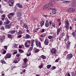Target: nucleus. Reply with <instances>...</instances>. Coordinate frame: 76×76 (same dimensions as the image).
<instances>
[{"instance_id": "obj_16", "label": "nucleus", "mask_w": 76, "mask_h": 76, "mask_svg": "<svg viewBox=\"0 0 76 76\" xmlns=\"http://www.w3.org/2000/svg\"><path fill=\"white\" fill-rule=\"evenodd\" d=\"M71 34L72 35V36H73V37H74V38H76V35L75 32H73Z\"/></svg>"}, {"instance_id": "obj_44", "label": "nucleus", "mask_w": 76, "mask_h": 76, "mask_svg": "<svg viewBox=\"0 0 76 76\" xmlns=\"http://www.w3.org/2000/svg\"><path fill=\"white\" fill-rule=\"evenodd\" d=\"M71 74L72 75V76H75V74L73 72H71Z\"/></svg>"}, {"instance_id": "obj_49", "label": "nucleus", "mask_w": 76, "mask_h": 76, "mask_svg": "<svg viewBox=\"0 0 76 76\" xmlns=\"http://www.w3.org/2000/svg\"><path fill=\"white\" fill-rule=\"evenodd\" d=\"M4 48L5 50H7V46H4Z\"/></svg>"}, {"instance_id": "obj_22", "label": "nucleus", "mask_w": 76, "mask_h": 76, "mask_svg": "<svg viewBox=\"0 0 76 76\" xmlns=\"http://www.w3.org/2000/svg\"><path fill=\"white\" fill-rule=\"evenodd\" d=\"M27 44L28 42H26L25 43V45L26 48L29 47V46H30L29 45H28Z\"/></svg>"}, {"instance_id": "obj_7", "label": "nucleus", "mask_w": 76, "mask_h": 76, "mask_svg": "<svg viewBox=\"0 0 76 76\" xmlns=\"http://www.w3.org/2000/svg\"><path fill=\"white\" fill-rule=\"evenodd\" d=\"M19 60H20L19 58H18L17 60H15L13 61V63H18L19 61Z\"/></svg>"}, {"instance_id": "obj_37", "label": "nucleus", "mask_w": 76, "mask_h": 76, "mask_svg": "<svg viewBox=\"0 0 76 76\" xmlns=\"http://www.w3.org/2000/svg\"><path fill=\"white\" fill-rule=\"evenodd\" d=\"M5 27L7 29H9L10 28V26L9 25H5Z\"/></svg>"}, {"instance_id": "obj_35", "label": "nucleus", "mask_w": 76, "mask_h": 76, "mask_svg": "<svg viewBox=\"0 0 76 76\" xmlns=\"http://www.w3.org/2000/svg\"><path fill=\"white\" fill-rule=\"evenodd\" d=\"M42 67H43V65L42 64L41 65L39 66V68L40 69H41V68H42Z\"/></svg>"}, {"instance_id": "obj_45", "label": "nucleus", "mask_w": 76, "mask_h": 76, "mask_svg": "<svg viewBox=\"0 0 76 76\" xmlns=\"http://www.w3.org/2000/svg\"><path fill=\"white\" fill-rule=\"evenodd\" d=\"M6 50H4L3 52L2 53V54H6Z\"/></svg>"}, {"instance_id": "obj_38", "label": "nucleus", "mask_w": 76, "mask_h": 76, "mask_svg": "<svg viewBox=\"0 0 76 76\" xmlns=\"http://www.w3.org/2000/svg\"><path fill=\"white\" fill-rule=\"evenodd\" d=\"M29 49L28 50V51H31L33 50V47H31L29 48Z\"/></svg>"}, {"instance_id": "obj_40", "label": "nucleus", "mask_w": 76, "mask_h": 76, "mask_svg": "<svg viewBox=\"0 0 76 76\" xmlns=\"http://www.w3.org/2000/svg\"><path fill=\"white\" fill-rule=\"evenodd\" d=\"M39 51V50L38 49H36V50H35V53H38Z\"/></svg>"}, {"instance_id": "obj_39", "label": "nucleus", "mask_w": 76, "mask_h": 76, "mask_svg": "<svg viewBox=\"0 0 76 76\" xmlns=\"http://www.w3.org/2000/svg\"><path fill=\"white\" fill-rule=\"evenodd\" d=\"M51 67V65H48L47 66V67L48 69H50Z\"/></svg>"}, {"instance_id": "obj_32", "label": "nucleus", "mask_w": 76, "mask_h": 76, "mask_svg": "<svg viewBox=\"0 0 76 76\" xmlns=\"http://www.w3.org/2000/svg\"><path fill=\"white\" fill-rule=\"evenodd\" d=\"M69 26H65V28H66V30L68 31L69 30Z\"/></svg>"}, {"instance_id": "obj_41", "label": "nucleus", "mask_w": 76, "mask_h": 76, "mask_svg": "<svg viewBox=\"0 0 76 76\" xmlns=\"http://www.w3.org/2000/svg\"><path fill=\"white\" fill-rule=\"evenodd\" d=\"M52 25L54 28H55V27H56V25L54 23H52Z\"/></svg>"}, {"instance_id": "obj_6", "label": "nucleus", "mask_w": 76, "mask_h": 76, "mask_svg": "<svg viewBox=\"0 0 76 76\" xmlns=\"http://www.w3.org/2000/svg\"><path fill=\"white\" fill-rule=\"evenodd\" d=\"M49 5H50L51 7H53V5L54 4V1H51L50 2L49 4H48Z\"/></svg>"}, {"instance_id": "obj_63", "label": "nucleus", "mask_w": 76, "mask_h": 76, "mask_svg": "<svg viewBox=\"0 0 76 76\" xmlns=\"http://www.w3.org/2000/svg\"><path fill=\"white\" fill-rule=\"evenodd\" d=\"M21 37H22V36H21V35H20L18 37V38H21Z\"/></svg>"}, {"instance_id": "obj_53", "label": "nucleus", "mask_w": 76, "mask_h": 76, "mask_svg": "<svg viewBox=\"0 0 76 76\" xmlns=\"http://www.w3.org/2000/svg\"><path fill=\"white\" fill-rule=\"evenodd\" d=\"M45 31V29H42V31H41V32H44V31Z\"/></svg>"}, {"instance_id": "obj_13", "label": "nucleus", "mask_w": 76, "mask_h": 76, "mask_svg": "<svg viewBox=\"0 0 76 76\" xmlns=\"http://www.w3.org/2000/svg\"><path fill=\"white\" fill-rule=\"evenodd\" d=\"M16 14L17 17H20L21 16V13L20 12H17Z\"/></svg>"}, {"instance_id": "obj_23", "label": "nucleus", "mask_w": 76, "mask_h": 76, "mask_svg": "<svg viewBox=\"0 0 76 76\" xmlns=\"http://www.w3.org/2000/svg\"><path fill=\"white\" fill-rule=\"evenodd\" d=\"M9 32L10 34H15L16 32V31H15L12 30L10 31Z\"/></svg>"}, {"instance_id": "obj_26", "label": "nucleus", "mask_w": 76, "mask_h": 76, "mask_svg": "<svg viewBox=\"0 0 76 76\" xmlns=\"http://www.w3.org/2000/svg\"><path fill=\"white\" fill-rule=\"evenodd\" d=\"M40 57H41V58H42L43 59H46V56H44L43 55H42Z\"/></svg>"}, {"instance_id": "obj_36", "label": "nucleus", "mask_w": 76, "mask_h": 76, "mask_svg": "<svg viewBox=\"0 0 76 76\" xmlns=\"http://www.w3.org/2000/svg\"><path fill=\"white\" fill-rule=\"evenodd\" d=\"M66 47L67 48H70V45L68 44H66Z\"/></svg>"}, {"instance_id": "obj_24", "label": "nucleus", "mask_w": 76, "mask_h": 76, "mask_svg": "<svg viewBox=\"0 0 76 76\" xmlns=\"http://www.w3.org/2000/svg\"><path fill=\"white\" fill-rule=\"evenodd\" d=\"M17 47H18V45L16 44H14L13 45L12 48H16Z\"/></svg>"}, {"instance_id": "obj_1", "label": "nucleus", "mask_w": 76, "mask_h": 76, "mask_svg": "<svg viewBox=\"0 0 76 76\" xmlns=\"http://www.w3.org/2000/svg\"><path fill=\"white\" fill-rule=\"evenodd\" d=\"M50 52L52 54H55L57 53V50L55 48H52L50 51Z\"/></svg>"}, {"instance_id": "obj_28", "label": "nucleus", "mask_w": 76, "mask_h": 76, "mask_svg": "<svg viewBox=\"0 0 76 76\" xmlns=\"http://www.w3.org/2000/svg\"><path fill=\"white\" fill-rule=\"evenodd\" d=\"M23 61H24V63H27V62H28V59L26 58H24L23 59Z\"/></svg>"}, {"instance_id": "obj_52", "label": "nucleus", "mask_w": 76, "mask_h": 76, "mask_svg": "<svg viewBox=\"0 0 76 76\" xmlns=\"http://www.w3.org/2000/svg\"><path fill=\"white\" fill-rule=\"evenodd\" d=\"M27 56H31V53H27L26 54Z\"/></svg>"}, {"instance_id": "obj_54", "label": "nucleus", "mask_w": 76, "mask_h": 76, "mask_svg": "<svg viewBox=\"0 0 76 76\" xmlns=\"http://www.w3.org/2000/svg\"><path fill=\"white\" fill-rule=\"evenodd\" d=\"M19 48H20V49H21V48H22V45H20L19 46Z\"/></svg>"}, {"instance_id": "obj_61", "label": "nucleus", "mask_w": 76, "mask_h": 76, "mask_svg": "<svg viewBox=\"0 0 76 76\" xmlns=\"http://www.w3.org/2000/svg\"><path fill=\"white\" fill-rule=\"evenodd\" d=\"M3 24V22L1 21H0V26L1 25Z\"/></svg>"}, {"instance_id": "obj_3", "label": "nucleus", "mask_w": 76, "mask_h": 76, "mask_svg": "<svg viewBox=\"0 0 76 76\" xmlns=\"http://www.w3.org/2000/svg\"><path fill=\"white\" fill-rule=\"evenodd\" d=\"M11 57V54L10 53H7L4 57L6 59V58H10Z\"/></svg>"}, {"instance_id": "obj_21", "label": "nucleus", "mask_w": 76, "mask_h": 76, "mask_svg": "<svg viewBox=\"0 0 76 76\" xmlns=\"http://www.w3.org/2000/svg\"><path fill=\"white\" fill-rule=\"evenodd\" d=\"M26 37L27 39L29 38H31V36L29 35L28 34H26Z\"/></svg>"}, {"instance_id": "obj_2", "label": "nucleus", "mask_w": 76, "mask_h": 76, "mask_svg": "<svg viewBox=\"0 0 76 76\" xmlns=\"http://www.w3.org/2000/svg\"><path fill=\"white\" fill-rule=\"evenodd\" d=\"M72 57H73V55L71 54H69L66 56V60H70L71 58H72Z\"/></svg>"}, {"instance_id": "obj_55", "label": "nucleus", "mask_w": 76, "mask_h": 76, "mask_svg": "<svg viewBox=\"0 0 76 76\" xmlns=\"http://www.w3.org/2000/svg\"><path fill=\"white\" fill-rule=\"evenodd\" d=\"M35 41V40H31V43H33V42H34Z\"/></svg>"}, {"instance_id": "obj_15", "label": "nucleus", "mask_w": 76, "mask_h": 76, "mask_svg": "<svg viewBox=\"0 0 76 76\" xmlns=\"http://www.w3.org/2000/svg\"><path fill=\"white\" fill-rule=\"evenodd\" d=\"M40 24L41 27H42V26L44 25V21L42 20V21H41Z\"/></svg>"}, {"instance_id": "obj_12", "label": "nucleus", "mask_w": 76, "mask_h": 76, "mask_svg": "<svg viewBox=\"0 0 76 76\" xmlns=\"http://www.w3.org/2000/svg\"><path fill=\"white\" fill-rule=\"evenodd\" d=\"M24 33V30H19V31L18 32V33L19 34H23Z\"/></svg>"}, {"instance_id": "obj_50", "label": "nucleus", "mask_w": 76, "mask_h": 76, "mask_svg": "<svg viewBox=\"0 0 76 76\" xmlns=\"http://www.w3.org/2000/svg\"><path fill=\"white\" fill-rule=\"evenodd\" d=\"M25 28H26V29H29V27H28V26L26 25L25 26Z\"/></svg>"}, {"instance_id": "obj_9", "label": "nucleus", "mask_w": 76, "mask_h": 76, "mask_svg": "<svg viewBox=\"0 0 76 76\" xmlns=\"http://www.w3.org/2000/svg\"><path fill=\"white\" fill-rule=\"evenodd\" d=\"M16 6L18 7H19V8H22L23 7V6L21 4H16Z\"/></svg>"}, {"instance_id": "obj_46", "label": "nucleus", "mask_w": 76, "mask_h": 76, "mask_svg": "<svg viewBox=\"0 0 76 76\" xmlns=\"http://www.w3.org/2000/svg\"><path fill=\"white\" fill-rule=\"evenodd\" d=\"M1 30H4V27L1 26Z\"/></svg>"}, {"instance_id": "obj_57", "label": "nucleus", "mask_w": 76, "mask_h": 76, "mask_svg": "<svg viewBox=\"0 0 76 76\" xmlns=\"http://www.w3.org/2000/svg\"><path fill=\"white\" fill-rule=\"evenodd\" d=\"M49 22L50 25H51V23H52V21H50Z\"/></svg>"}, {"instance_id": "obj_31", "label": "nucleus", "mask_w": 76, "mask_h": 76, "mask_svg": "<svg viewBox=\"0 0 76 76\" xmlns=\"http://www.w3.org/2000/svg\"><path fill=\"white\" fill-rule=\"evenodd\" d=\"M9 14H10V15L12 17L14 16V15H15V13L14 12L10 13Z\"/></svg>"}, {"instance_id": "obj_43", "label": "nucleus", "mask_w": 76, "mask_h": 76, "mask_svg": "<svg viewBox=\"0 0 76 76\" xmlns=\"http://www.w3.org/2000/svg\"><path fill=\"white\" fill-rule=\"evenodd\" d=\"M37 46V47H41V42H39Z\"/></svg>"}, {"instance_id": "obj_30", "label": "nucleus", "mask_w": 76, "mask_h": 76, "mask_svg": "<svg viewBox=\"0 0 76 76\" xmlns=\"http://www.w3.org/2000/svg\"><path fill=\"white\" fill-rule=\"evenodd\" d=\"M18 51L19 53H24L23 50H22V49H19Z\"/></svg>"}, {"instance_id": "obj_58", "label": "nucleus", "mask_w": 76, "mask_h": 76, "mask_svg": "<svg viewBox=\"0 0 76 76\" xmlns=\"http://www.w3.org/2000/svg\"><path fill=\"white\" fill-rule=\"evenodd\" d=\"M70 3V1H66V3Z\"/></svg>"}, {"instance_id": "obj_51", "label": "nucleus", "mask_w": 76, "mask_h": 76, "mask_svg": "<svg viewBox=\"0 0 76 76\" xmlns=\"http://www.w3.org/2000/svg\"><path fill=\"white\" fill-rule=\"evenodd\" d=\"M58 60H59V58H58V59H56L55 60V62H58Z\"/></svg>"}, {"instance_id": "obj_34", "label": "nucleus", "mask_w": 76, "mask_h": 76, "mask_svg": "<svg viewBox=\"0 0 76 76\" xmlns=\"http://www.w3.org/2000/svg\"><path fill=\"white\" fill-rule=\"evenodd\" d=\"M46 35H47V34H46V33H45L44 34V35H40V37H45V36Z\"/></svg>"}, {"instance_id": "obj_33", "label": "nucleus", "mask_w": 76, "mask_h": 76, "mask_svg": "<svg viewBox=\"0 0 76 76\" xmlns=\"http://www.w3.org/2000/svg\"><path fill=\"white\" fill-rule=\"evenodd\" d=\"M7 16L8 18L9 19H12V16H11L10 15V14L7 15Z\"/></svg>"}, {"instance_id": "obj_18", "label": "nucleus", "mask_w": 76, "mask_h": 76, "mask_svg": "<svg viewBox=\"0 0 76 76\" xmlns=\"http://www.w3.org/2000/svg\"><path fill=\"white\" fill-rule=\"evenodd\" d=\"M65 26H69V21L68 20H66L65 22Z\"/></svg>"}, {"instance_id": "obj_25", "label": "nucleus", "mask_w": 76, "mask_h": 76, "mask_svg": "<svg viewBox=\"0 0 76 76\" xmlns=\"http://www.w3.org/2000/svg\"><path fill=\"white\" fill-rule=\"evenodd\" d=\"M63 36H64V33H63L61 34L60 38H61L63 37Z\"/></svg>"}, {"instance_id": "obj_19", "label": "nucleus", "mask_w": 76, "mask_h": 76, "mask_svg": "<svg viewBox=\"0 0 76 76\" xmlns=\"http://www.w3.org/2000/svg\"><path fill=\"white\" fill-rule=\"evenodd\" d=\"M76 4V1H74L72 3V5L73 7H75V6H76V5H75Z\"/></svg>"}, {"instance_id": "obj_10", "label": "nucleus", "mask_w": 76, "mask_h": 76, "mask_svg": "<svg viewBox=\"0 0 76 76\" xmlns=\"http://www.w3.org/2000/svg\"><path fill=\"white\" fill-rule=\"evenodd\" d=\"M57 35H58V34H59V33L60 32V31H61V28H58L57 29Z\"/></svg>"}, {"instance_id": "obj_20", "label": "nucleus", "mask_w": 76, "mask_h": 76, "mask_svg": "<svg viewBox=\"0 0 76 76\" xmlns=\"http://www.w3.org/2000/svg\"><path fill=\"white\" fill-rule=\"evenodd\" d=\"M28 67V64L26 63H25L23 64V68H26Z\"/></svg>"}, {"instance_id": "obj_4", "label": "nucleus", "mask_w": 76, "mask_h": 76, "mask_svg": "<svg viewBox=\"0 0 76 76\" xmlns=\"http://www.w3.org/2000/svg\"><path fill=\"white\" fill-rule=\"evenodd\" d=\"M68 11L70 12H75V10L74 8H71L68 10Z\"/></svg>"}, {"instance_id": "obj_56", "label": "nucleus", "mask_w": 76, "mask_h": 76, "mask_svg": "<svg viewBox=\"0 0 76 76\" xmlns=\"http://www.w3.org/2000/svg\"><path fill=\"white\" fill-rule=\"evenodd\" d=\"M43 16L44 17H45L46 18H47V17H48V15H43Z\"/></svg>"}, {"instance_id": "obj_62", "label": "nucleus", "mask_w": 76, "mask_h": 76, "mask_svg": "<svg viewBox=\"0 0 76 76\" xmlns=\"http://www.w3.org/2000/svg\"><path fill=\"white\" fill-rule=\"evenodd\" d=\"M19 56H20V54H17L16 55V56L17 57H19Z\"/></svg>"}, {"instance_id": "obj_42", "label": "nucleus", "mask_w": 76, "mask_h": 76, "mask_svg": "<svg viewBox=\"0 0 76 76\" xmlns=\"http://www.w3.org/2000/svg\"><path fill=\"white\" fill-rule=\"evenodd\" d=\"M8 38H11V37H12V35L10 34H8Z\"/></svg>"}, {"instance_id": "obj_64", "label": "nucleus", "mask_w": 76, "mask_h": 76, "mask_svg": "<svg viewBox=\"0 0 76 76\" xmlns=\"http://www.w3.org/2000/svg\"><path fill=\"white\" fill-rule=\"evenodd\" d=\"M73 20H74V21H76V18H74Z\"/></svg>"}, {"instance_id": "obj_48", "label": "nucleus", "mask_w": 76, "mask_h": 76, "mask_svg": "<svg viewBox=\"0 0 76 76\" xmlns=\"http://www.w3.org/2000/svg\"><path fill=\"white\" fill-rule=\"evenodd\" d=\"M1 63H3V64H4V63H6V62L3 60H2L1 61Z\"/></svg>"}, {"instance_id": "obj_47", "label": "nucleus", "mask_w": 76, "mask_h": 76, "mask_svg": "<svg viewBox=\"0 0 76 76\" xmlns=\"http://www.w3.org/2000/svg\"><path fill=\"white\" fill-rule=\"evenodd\" d=\"M53 38V37L51 36H50L48 37L49 39H51Z\"/></svg>"}, {"instance_id": "obj_14", "label": "nucleus", "mask_w": 76, "mask_h": 76, "mask_svg": "<svg viewBox=\"0 0 76 76\" xmlns=\"http://www.w3.org/2000/svg\"><path fill=\"white\" fill-rule=\"evenodd\" d=\"M5 23L6 24H9L10 23V21L7 18L5 19Z\"/></svg>"}, {"instance_id": "obj_27", "label": "nucleus", "mask_w": 76, "mask_h": 76, "mask_svg": "<svg viewBox=\"0 0 76 76\" xmlns=\"http://www.w3.org/2000/svg\"><path fill=\"white\" fill-rule=\"evenodd\" d=\"M69 39V35H66V38L65 39V40H66V41H68Z\"/></svg>"}, {"instance_id": "obj_17", "label": "nucleus", "mask_w": 76, "mask_h": 76, "mask_svg": "<svg viewBox=\"0 0 76 76\" xmlns=\"http://www.w3.org/2000/svg\"><path fill=\"white\" fill-rule=\"evenodd\" d=\"M4 36H2V38L0 39V42H3V41L4 39Z\"/></svg>"}, {"instance_id": "obj_11", "label": "nucleus", "mask_w": 76, "mask_h": 76, "mask_svg": "<svg viewBox=\"0 0 76 76\" xmlns=\"http://www.w3.org/2000/svg\"><path fill=\"white\" fill-rule=\"evenodd\" d=\"M48 43H49L48 40V39H45L44 42V44H45V45H48Z\"/></svg>"}, {"instance_id": "obj_29", "label": "nucleus", "mask_w": 76, "mask_h": 76, "mask_svg": "<svg viewBox=\"0 0 76 76\" xmlns=\"http://www.w3.org/2000/svg\"><path fill=\"white\" fill-rule=\"evenodd\" d=\"M56 13V9H53L52 10V13L53 14H54Z\"/></svg>"}, {"instance_id": "obj_59", "label": "nucleus", "mask_w": 76, "mask_h": 76, "mask_svg": "<svg viewBox=\"0 0 76 76\" xmlns=\"http://www.w3.org/2000/svg\"><path fill=\"white\" fill-rule=\"evenodd\" d=\"M36 45L37 46V45H38V41H36Z\"/></svg>"}, {"instance_id": "obj_8", "label": "nucleus", "mask_w": 76, "mask_h": 76, "mask_svg": "<svg viewBox=\"0 0 76 76\" xmlns=\"http://www.w3.org/2000/svg\"><path fill=\"white\" fill-rule=\"evenodd\" d=\"M48 4H47L46 5H45L43 7L42 9L43 10H45V9H46L47 8H48Z\"/></svg>"}, {"instance_id": "obj_60", "label": "nucleus", "mask_w": 76, "mask_h": 76, "mask_svg": "<svg viewBox=\"0 0 76 76\" xmlns=\"http://www.w3.org/2000/svg\"><path fill=\"white\" fill-rule=\"evenodd\" d=\"M9 1L11 3V4H13V2H12V1L10 0Z\"/></svg>"}, {"instance_id": "obj_5", "label": "nucleus", "mask_w": 76, "mask_h": 76, "mask_svg": "<svg viewBox=\"0 0 76 76\" xmlns=\"http://www.w3.org/2000/svg\"><path fill=\"white\" fill-rule=\"evenodd\" d=\"M45 26L47 28H48L49 26V23H48V20H47L46 21L45 24Z\"/></svg>"}]
</instances>
